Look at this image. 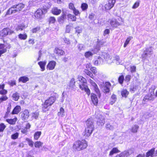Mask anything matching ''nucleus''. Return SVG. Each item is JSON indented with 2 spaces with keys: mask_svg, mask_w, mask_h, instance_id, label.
I'll list each match as a JSON object with an SVG mask.
<instances>
[{
  "mask_svg": "<svg viewBox=\"0 0 157 157\" xmlns=\"http://www.w3.org/2000/svg\"><path fill=\"white\" fill-rule=\"evenodd\" d=\"M72 11L75 15H74L75 16L80 15V13L79 11L78 10L76 9L75 8Z\"/></svg>",
  "mask_w": 157,
  "mask_h": 157,
  "instance_id": "nucleus-54",
  "label": "nucleus"
},
{
  "mask_svg": "<svg viewBox=\"0 0 157 157\" xmlns=\"http://www.w3.org/2000/svg\"><path fill=\"white\" fill-rule=\"evenodd\" d=\"M43 144V143L40 141H36L34 143V146L36 148H40L42 146Z\"/></svg>",
  "mask_w": 157,
  "mask_h": 157,
  "instance_id": "nucleus-35",
  "label": "nucleus"
},
{
  "mask_svg": "<svg viewBox=\"0 0 157 157\" xmlns=\"http://www.w3.org/2000/svg\"><path fill=\"white\" fill-rule=\"evenodd\" d=\"M53 52L54 53L58 56H63L65 54V52L63 50L58 47H55Z\"/></svg>",
  "mask_w": 157,
  "mask_h": 157,
  "instance_id": "nucleus-14",
  "label": "nucleus"
},
{
  "mask_svg": "<svg viewBox=\"0 0 157 157\" xmlns=\"http://www.w3.org/2000/svg\"><path fill=\"white\" fill-rule=\"evenodd\" d=\"M58 97L56 93H53V95L47 98L42 104L41 108L42 111L43 112H46L48 111L51 106L55 102L56 99Z\"/></svg>",
  "mask_w": 157,
  "mask_h": 157,
  "instance_id": "nucleus-1",
  "label": "nucleus"
},
{
  "mask_svg": "<svg viewBox=\"0 0 157 157\" xmlns=\"http://www.w3.org/2000/svg\"><path fill=\"white\" fill-rule=\"evenodd\" d=\"M88 146V142L85 140H78L74 143L72 148L74 151H78L86 149Z\"/></svg>",
  "mask_w": 157,
  "mask_h": 157,
  "instance_id": "nucleus-3",
  "label": "nucleus"
},
{
  "mask_svg": "<svg viewBox=\"0 0 157 157\" xmlns=\"http://www.w3.org/2000/svg\"><path fill=\"white\" fill-rule=\"evenodd\" d=\"M91 101L95 106H97L98 104V99L97 95L94 93H92L90 95Z\"/></svg>",
  "mask_w": 157,
  "mask_h": 157,
  "instance_id": "nucleus-16",
  "label": "nucleus"
},
{
  "mask_svg": "<svg viewBox=\"0 0 157 157\" xmlns=\"http://www.w3.org/2000/svg\"><path fill=\"white\" fill-rule=\"evenodd\" d=\"M5 47V45L4 44L0 43V57L2 54L6 53L7 51V49Z\"/></svg>",
  "mask_w": 157,
  "mask_h": 157,
  "instance_id": "nucleus-22",
  "label": "nucleus"
},
{
  "mask_svg": "<svg viewBox=\"0 0 157 157\" xmlns=\"http://www.w3.org/2000/svg\"><path fill=\"white\" fill-rule=\"evenodd\" d=\"M108 22L112 28H116L121 25L123 22V19L121 17L117 16L116 18H113L109 19Z\"/></svg>",
  "mask_w": 157,
  "mask_h": 157,
  "instance_id": "nucleus-5",
  "label": "nucleus"
},
{
  "mask_svg": "<svg viewBox=\"0 0 157 157\" xmlns=\"http://www.w3.org/2000/svg\"><path fill=\"white\" fill-rule=\"evenodd\" d=\"M31 127V124H29V123H27L25 125V127L26 129H27L28 130Z\"/></svg>",
  "mask_w": 157,
  "mask_h": 157,
  "instance_id": "nucleus-64",
  "label": "nucleus"
},
{
  "mask_svg": "<svg viewBox=\"0 0 157 157\" xmlns=\"http://www.w3.org/2000/svg\"><path fill=\"white\" fill-rule=\"evenodd\" d=\"M81 7L82 10L85 11L88 8V5L87 3H83L82 4Z\"/></svg>",
  "mask_w": 157,
  "mask_h": 157,
  "instance_id": "nucleus-44",
  "label": "nucleus"
},
{
  "mask_svg": "<svg viewBox=\"0 0 157 157\" xmlns=\"http://www.w3.org/2000/svg\"><path fill=\"white\" fill-rule=\"evenodd\" d=\"M21 110V107L20 105H16L13 109L12 112V114H17Z\"/></svg>",
  "mask_w": 157,
  "mask_h": 157,
  "instance_id": "nucleus-21",
  "label": "nucleus"
},
{
  "mask_svg": "<svg viewBox=\"0 0 157 157\" xmlns=\"http://www.w3.org/2000/svg\"><path fill=\"white\" fill-rule=\"evenodd\" d=\"M71 26L69 25H67L66 27L65 32L67 33H69L71 31Z\"/></svg>",
  "mask_w": 157,
  "mask_h": 157,
  "instance_id": "nucleus-57",
  "label": "nucleus"
},
{
  "mask_svg": "<svg viewBox=\"0 0 157 157\" xmlns=\"http://www.w3.org/2000/svg\"><path fill=\"white\" fill-rule=\"evenodd\" d=\"M154 90L155 89L152 90V91L149 94H148L145 95L143 99V101H144L147 100H153L154 99Z\"/></svg>",
  "mask_w": 157,
  "mask_h": 157,
  "instance_id": "nucleus-13",
  "label": "nucleus"
},
{
  "mask_svg": "<svg viewBox=\"0 0 157 157\" xmlns=\"http://www.w3.org/2000/svg\"><path fill=\"white\" fill-rule=\"evenodd\" d=\"M121 94L123 97L126 98L129 94V92L126 89H123L121 91Z\"/></svg>",
  "mask_w": 157,
  "mask_h": 157,
  "instance_id": "nucleus-28",
  "label": "nucleus"
},
{
  "mask_svg": "<svg viewBox=\"0 0 157 157\" xmlns=\"http://www.w3.org/2000/svg\"><path fill=\"white\" fill-rule=\"evenodd\" d=\"M86 127L83 132L82 135L85 138L90 136L94 129L93 119L92 117L88 119L86 121Z\"/></svg>",
  "mask_w": 157,
  "mask_h": 157,
  "instance_id": "nucleus-2",
  "label": "nucleus"
},
{
  "mask_svg": "<svg viewBox=\"0 0 157 157\" xmlns=\"http://www.w3.org/2000/svg\"><path fill=\"white\" fill-rule=\"evenodd\" d=\"M93 55V53L90 51L86 52L84 54V56L86 58H89L90 56H92Z\"/></svg>",
  "mask_w": 157,
  "mask_h": 157,
  "instance_id": "nucleus-49",
  "label": "nucleus"
},
{
  "mask_svg": "<svg viewBox=\"0 0 157 157\" xmlns=\"http://www.w3.org/2000/svg\"><path fill=\"white\" fill-rule=\"evenodd\" d=\"M6 126L3 123H1L0 124V132H3Z\"/></svg>",
  "mask_w": 157,
  "mask_h": 157,
  "instance_id": "nucleus-50",
  "label": "nucleus"
},
{
  "mask_svg": "<svg viewBox=\"0 0 157 157\" xmlns=\"http://www.w3.org/2000/svg\"><path fill=\"white\" fill-rule=\"evenodd\" d=\"M155 151V148H152L146 153V157H149L150 156H151V157H152L153 156V155Z\"/></svg>",
  "mask_w": 157,
  "mask_h": 157,
  "instance_id": "nucleus-26",
  "label": "nucleus"
},
{
  "mask_svg": "<svg viewBox=\"0 0 157 157\" xmlns=\"http://www.w3.org/2000/svg\"><path fill=\"white\" fill-rule=\"evenodd\" d=\"M140 3V1H138L135 2L132 7L133 9H135L137 8L139 6Z\"/></svg>",
  "mask_w": 157,
  "mask_h": 157,
  "instance_id": "nucleus-48",
  "label": "nucleus"
},
{
  "mask_svg": "<svg viewBox=\"0 0 157 157\" xmlns=\"http://www.w3.org/2000/svg\"><path fill=\"white\" fill-rule=\"evenodd\" d=\"M152 51L149 48H147L144 50L141 56V58L144 60H145L147 57H150L152 54Z\"/></svg>",
  "mask_w": 157,
  "mask_h": 157,
  "instance_id": "nucleus-8",
  "label": "nucleus"
},
{
  "mask_svg": "<svg viewBox=\"0 0 157 157\" xmlns=\"http://www.w3.org/2000/svg\"><path fill=\"white\" fill-rule=\"evenodd\" d=\"M132 38V36H129L126 39L124 45V47L125 48L127 45L129 43L130 40Z\"/></svg>",
  "mask_w": 157,
  "mask_h": 157,
  "instance_id": "nucleus-42",
  "label": "nucleus"
},
{
  "mask_svg": "<svg viewBox=\"0 0 157 157\" xmlns=\"http://www.w3.org/2000/svg\"><path fill=\"white\" fill-rule=\"evenodd\" d=\"M89 82L92 86L94 91L98 95V97L100 98L101 96V93L97 85L94 81L91 79L89 80Z\"/></svg>",
  "mask_w": 157,
  "mask_h": 157,
  "instance_id": "nucleus-9",
  "label": "nucleus"
},
{
  "mask_svg": "<svg viewBox=\"0 0 157 157\" xmlns=\"http://www.w3.org/2000/svg\"><path fill=\"white\" fill-rule=\"evenodd\" d=\"M56 18L53 16H51L48 19V22L49 24H54L56 22Z\"/></svg>",
  "mask_w": 157,
  "mask_h": 157,
  "instance_id": "nucleus-32",
  "label": "nucleus"
},
{
  "mask_svg": "<svg viewBox=\"0 0 157 157\" xmlns=\"http://www.w3.org/2000/svg\"><path fill=\"white\" fill-rule=\"evenodd\" d=\"M14 33V31L11 30L9 28H5L0 31V37H5L8 35H10Z\"/></svg>",
  "mask_w": 157,
  "mask_h": 157,
  "instance_id": "nucleus-7",
  "label": "nucleus"
},
{
  "mask_svg": "<svg viewBox=\"0 0 157 157\" xmlns=\"http://www.w3.org/2000/svg\"><path fill=\"white\" fill-rule=\"evenodd\" d=\"M49 8H39L35 12L34 16L38 19H42L44 15L47 13Z\"/></svg>",
  "mask_w": 157,
  "mask_h": 157,
  "instance_id": "nucleus-6",
  "label": "nucleus"
},
{
  "mask_svg": "<svg viewBox=\"0 0 157 157\" xmlns=\"http://www.w3.org/2000/svg\"><path fill=\"white\" fill-rule=\"evenodd\" d=\"M84 72L87 75L90 76L91 78H94L93 75L90 71L86 69L84 70Z\"/></svg>",
  "mask_w": 157,
  "mask_h": 157,
  "instance_id": "nucleus-45",
  "label": "nucleus"
},
{
  "mask_svg": "<svg viewBox=\"0 0 157 157\" xmlns=\"http://www.w3.org/2000/svg\"><path fill=\"white\" fill-rule=\"evenodd\" d=\"M69 8L70 9L73 10L75 8L74 4L72 3H70L68 5Z\"/></svg>",
  "mask_w": 157,
  "mask_h": 157,
  "instance_id": "nucleus-59",
  "label": "nucleus"
},
{
  "mask_svg": "<svg viewBox=\"0 0 157 157\" xmlns=\"http://www.w3.org/2000/svg\"><path fill=\"white\" fill-rule=\"evenodd\" d=\"M12 97L15 101H17L19 99L20 96L18 93L16 92L13 94Z\"/></svg>",
  "mask_w": 157,
  "mask_h": 157,
  "instance_id": "nucleus-31",
  "label": "nucleus"
},
{
  "mask_svg": "<svg viewBox=\"0 0 157 157\" xmlns=\"http://www.w3.org/2000/svg\"><path fill=\"white\" fill-rule=\"evenodd\" d=\"M2 96L0 97V104L3 102V101H5L8 100V98L6 95H2Z\"/></svg>",
  "mask_w": 157,
  "mask_h": 157,
  "instance_id": "nucleus-38",
  "label": "nucleus"
},
{
  "mask_svg": "<svg viewBox=\"0 0 157 157\" xmlns=\"http://www.w3.org/2000/svg\"><path fill=\"white\" fill-rule=\"evenodd\" d=\"M5 84H0V95H5L7 94L8 91L6 89H4Z\"/></svg>",
  "mask_w": 157,
  "mask_h": 157,
  "instance_id": "nucleus-19",
  "label": "nucleus"
},
{
  "mask_svg": "<svg viewBox=\"0 0 157 157\" xmlns=\"http://www.w3.org/2000/svg\"><path fill=\"white\" fill-rule=\"evenodd\" d=\"M25 28V26L24 25H18L17 27L15 28V30L17 31L19 30L22 31Z\"/></svg>",
  "mask_w": 157,
  "mask_h": 157,
  "instance_id": "nucleus-39",
  "label": "nucleus"
},
{
  "mask_svg": "<svg viewBox=\"0 0 157 157\" xmlns=\"http://www.w3.org/2000/svg\"><path fill=\"white\" fill-rule=\"evenodd\" d=\"M105 127L107 129L109 130H112L113 128V126L110 125V124H107L106 125Z\"/></svg>",
  "mask_w": 157,
  "mask_h": 157,
  "instance_id": "nucleus-60",
  "label": "nucleus"
},
{
  "mask_svg": "<svg viewBox=\"0 0 157 157\" xmlns=\"http://www.w3.org/2000/svg\"><path fill=\"white\" fill-rule=\"evenodd\" d=\"M68 20H70L72 21H75L76 20V17L75 15L71 13L67 15Z\"/></svg>",
  "mask_w": 157,
  "mask_h": 157,
  "instance_id": "nucleus-30",
  "label": "nucleus"
},
{
  "mask_svg": "<svg viewBox=\"0 0 157 157\" xmlns=\"http://www.w3.org/2000/svg\"><path fill=\"white\" fill-rule=\"evenodd\" d=\"M35 40L33 39H29L28 40V43L29 44L33 45L35 44Z\"/></svg>",
  "mask_w": 157,
  "mask_h": 157,
  "instance_id": "nucleus-58",
  "label": "nucleus"
},
{
  "mask_svg": "<svg viewBox=\"0 0 157 157\" xmlns=\"http://www.w3.org/2000/svg\"><path fill=\"white\" fill-rule=\"evenodd\" d=\"M75 79L73 78H72L69 82V87L71 88H73L75 86Z\"/></svg>",
  "mask_w": 157,
  "mask_h": 157,
  "instance_id": "nucleus-40",
  "label": "nucleus"
},
{
  "mask_svg": "<svg viewBox=\"0 0 157 157\" xmlns=\"http://www.w3.org/2000/svg\"><path fill=\"white\" fill-rule=\"evenodd\" d=\"M25 6V5L23 3H18L13 5L7 11L6 15H10L22 11Z\"/></svg>",
  "mask_w": 157,
  "mask_h": 157,
  "instance_id": "nucleus-4",
  "label": "nucleus"
},
{
  "mask_svg": "<svg viewBox=\"0 0 157 157\" xmlns=\"http://www.w3.org/2000/svg\"><path fill=\"white\" fill-rule=\"evenodd\" d=\"M139 128V127L137 125H134L132 128L131 129V131L133 133H136L137 132Z\"/></svg>",
  "mask_w": 157,
  "mask_h": 157,
  "instance_id": "nucleus-43",
  "label": "nucleus"
},
{
  "mask_svg": "<svg viewBox=\"0 0 157 157\" xmlns=\"http://www.w3.org/2000/svg\"><path fill=\"white\" fill-rule=\"evenodd\" d=\"M29 116V112L27 109H25L21 113V118L23 121L27 120Z\"/></svg>",
  "mask_w": 157,
  "mask_h": 157,
  "instance_id": "nucleus-11",
  "label": "nucleus"
},
{
  "mask_svg": "<svg viewBox=\"0 0 157 157\" xmlns=\"http://www.w3.org/2000/svg\"><path fill=\"white\" fill-rule=\"evenodd\" d=\"M56 63L54 60H51L49 62L46 66L47 70H52L54 69L56 66Z\"/></svg>",
  "mask_w": 157,
  "mask_h": 157,
  "instance_id": "nucleus-15",
  "label": "nucleus"
},
{
  "mask_svg": "<svg viewBox=\"0 0 157 157\" xmlns=\"http://www.w3.org/2000/svg\"><path fill=\"white\" fill-rule=\"evenodd\" d=\"M78 79L79 81L81 82L82 83H86V80L81 75H79L78 77Z\"/></svg>",
  "mask_w": 157,
  "mask_h": 157,
  "instance_id": "nucleus-37",
  "label": "nucleus"
},
{
  "mask_svg": "<svg viewBox=\"0 0 157 157\" xmlns=\"http://www.w3.org/2000/svg\"><path fill=\"white\" fill-rule=\"evenodd\" d=\"M51 12L54 15H58L61 13V10L60 9H58L57 7H54L52 9Z\"/></svg>",
  "mask_w": 157,
  "mask_h": 157,
  "instance_id": "nucleus-18",
  "label": "nucleus"
},
{
  "mask_svg": "<svg viewBox=\"0 0 157 157\" xmlns=\"http://www.w3.org/2000/svg\"><path fill=\"white\" fill-rule=\"evenodd\" d=\"M124 80V76L123 75H121L119 76L118 78V82L121 84H123Z\"/></svg>",
  "mask_w": 157,
  "mask_h": 157,
  "instance_id": "nucleus-41",
  "label": "nucleus"
},
{
  "mask_svg": "<svg viewBox=\"0 0 157 157\" xmlns=\"http://www.w3.org/2000/svg\"><path fill=\"white\" fill-rule=\"evenodd\" d=\"M46 63V62L45 61H41L38 62V64L41 69V71H44L45 70Z\"/></svg>",
  "mask_w": 157,
  "mask_h": 157,
  "instance_id": "nucleus-25",
  "label": "nucleus"
},
{
  "mask_svg": "<svg viewBox=\"0 0 157 157\" xmlns=\"http://www.w3.org/2000/svg\"><path fill=\"white\" fill-rule=\"evenodd\" d=\"M110 33V30L109 29H105L103 32V35L105 36L107 34H109Z\"/></svg>",
  "mask_w": 157,
  "mask_h": 157,
  "instance_id": "nucleus-62",
  "label": "nucleus"
},
{
  "mask_svg": "<svg viewBox=\"0 0 157 157\" xmlns=\"http://www.w3.org/2000/svg\"><path fill=\"white\" fill-rule=\"evenodd\" d=\"M25 140L28 142L29 145L31 147H33V142L31 140L28 138H26Z\"/></svg>",
  "mask_w": 157,
  "mask_h": 157,
  "instance_id": "nucleus-47",
  "label": "nucleus"
},
{
  "mask_svg": "<svg viewBox=\"0 0 157 157\" xmlns=\"http://www.w3.org/2000/svg\"><path fill=\"white\" fill-rule=\"evenodd\" d=\"M116 0H108L105 5L104 7L106 10H109L114 6Z\"/></svg>",
  "mask_w": 157,
  "mask_h": 157,
  "instance_id": "nucleus-10",
  "label": "nucleus"
},
{
  "mask_svg": "<svg viewBox=\"0 0 157 157\" xmlns=\"http://www.w3.org/2000/svg\"><path fill=\"white\" fill-rule=\"evenodd\" d=\"M29 79L28 77L26 76H22L20 77L18 79V82H22L23 83H26L29 81Z\"/></svg>",
  "mask_w": 157,
  "mask_h": 157,
  "instance_id": "nucleus-24",
  "label": "nucleus"
},
{
  "mask_svg": "<svg viewBox=\"0 0 157 157\" xmlns=\"http://www.w3.org/2000/svg\"><path fill=\"white\" fill-rule=\"evenodd\" d=\"M41 134V131H37L34 134V139L36 140H38L40 138Z\"/></svg>",
  "mask_w": 157,
  "mask_h": 157,
  "instance_id": "nucleus-33",
  "label": "nucleus"
},
{
  "mask_svg": "<svg viewBox=\"0 0 157 157\" xmlns=\"http://www.w3.org/2000/svg\"><path fill=\"white\" fill-rule=\"evenodd\" d=\"M111 84L109 82H106L103 86L104 90L105 93H109L110 91V87Z\"/></svg>",
  "mask_w": 157,
  "mask_h": 157,
  "instance_id": "nucleus-20",
  "label": "nucleus"
},
{
  "mask_svg": "<svg viewBox=\"0 0 157 157\" xmlns=\"http://www.w3.org/2000/svg\"><path fill=\"white\" fill-rule=\"evenodd\" d=\"M66 14L65 12H63L61 15L57 18V21L60 24L63 23L66 19Z\"/></svg>",
  "mask_w": 157,
  "mask_h": 157,
  "instance_id": "nucleus-17",
  "label": "nucleus"
},
{
  "mask_svg": "<svg viewBox=\"0 0 157 157\" xmlns=\"http://www.w3.org/2000/svg\"><path fill=\"white\" fill-rule=\"evenodd\" d=\"M19 133L16 132L12 134L11 136V138L13 140H16L18 139L19 136Z\"/></svg>",
  "mask_w": 157,
  "mask_h": 157,
  "instance_id": "nucleus-46",
  "label": "nucleus"
},
{
  "mask_svg": "<svg viewBox=\"0 0 157 157\" xmlns=\"http://www.w3.org/2000/svg\"><path fill=\"white\" fill-rule=\"evenodd\" d=\"M95 16V15L93 13H91L90 14L89 16V18L91 20H92L94 19Z\"/></svg>",
  "mask_w": 157,
  "mask_h": 157,
  "instance_id": "nucleus-63",
  "label": "nucleus"
},
{
  "mask_svg": "<svg viewBox=\"0 0 157 157\" xmlns=\"http://www.w3.org/2000/svg\"><path fill=\"white\" fill-rule=\"evenodd\" d=\"M18 38L21 40H25L27 37V36L26 33L24 34L20 33L18 35Z\"/></svg>",
  "mask_w": 157,
  "mask_h": 157,
  "instance_id": "nucleus-36",
  "label": "nucleus"
},
{
  "mask_svg": "<svg viewBox=\"0 0 157 157\" xmlns=\"http://www.w3.org/2000/svg\"><path fill=\"white\" fill-rule=\"evenodd\" d=\"M21 132L22 134L26 135L28 133V130L27 129L24 128L21 129Z\"/></svg>",
  "mask_w": 157,
  "mask_h": 157,
  "instance_id": "nucleus-55",
  "label": "nucleus"
},
{
  "mask_svg": "<svg viewBox=\"0 0 157 157\" xmlns=\"http://www.w3.org/2000/svg\"><path fill=\"white\" fill-rule=\"evenodd\" d=\"M131 72L132 73L136 71V67L135 66H132L130 67Z\"/></svg>",
  "mask_w": 157,
  "mask_h": 157,
  "instance_id": "nucleus-61",
  "label": "nucleus"
},
{
  "mask_svg": "<svg viewBox=\"0 0 157 157\" xmlns=\"http://www.w3.org/2000/svg\"><path fill=\"white\" fill-rule=\"evenodd\" d=\"M85 83H82L79 85V87L82 90L84 91L88 96H89L90 94V91L88 86L85 84Z\"/></svg>",
  "mask_w": 157,
  "mask_h": 157,
  "instance_id": "nucleus-12",
  "label": "nucleus"
},
{
  "mask_svg": "<svg viewBox=\"0 0 157 157\" xmlns=\"http://www.w3.org/2000/svg\"><path fill=\"white\" fill-rule=\"evenodd\" d=\"M40 26H37L32 29L31 30V32L33 33H37L40 31Z\"/></svg>",
  "mask_w": 157,
  "mask_h": 157,
  "instance_id": "nucleus-34",
  "label": "nucleus"
},
{
  "mask_svg": "<svg viewBox=\"0 0 157 157\" xmlns=\"http://www.w3.org/2000/svg\"><path fill=\"white\" fill-rule=\"evenodd\" d=\"M39 113L38 112H35L32 113V117L35 119H37L39 116Z\"/></svg>",
  "mask_w": 157,
  "mask_h": 157,
  "instance_id": "nucleus-51",
  "label": "nucleus"
},
{
  "mask_svg": "<svg viewBox=\"0 0 157 157\" xmlns=\"http://www.w3.org/2000/svg\"><path fill=\"white\" fill-rule=\"evenodd\" d=\"M90 70L94 75H96L97 71L96 70V68L95 67H91L90 68Z\"/></svg>",
  "mask_w": 157,
  "mask_h": 157,
  "instance_id": "nucleus-56",
  "label": "nucleus"
},
{
  "mask_svg": "<svg viewBox=\"0 0 157 157\" xmlns=\"http://www.w3.org/2000/svg\"><path fill=\"white\" fill-rule=\"evenodd\" d=\"M117 100V95L114 94H112L111 95L109 103L111 105L114 104Z\"/></svg>",
  "mask_w": 157,
  "mask_h": 157,
  "instance_id": "nucleus-27",
  "label": "nucleus"
},
{
  "mask_svg": "<svg viewBox=\"0 0 157 157\" xmlns=\"http://www.w3.org/2000/svg\"><path fill=\"white\" fill-rule=\"evenodd\" d=\"M120 152V151L118 150L117 147H114L113 148L112 150L109 152V155L112 156L114 154H116Z\"/></svg>",
  "mask_w": 157,
  "mask_h": 157,
  "instance_id": "nucleus-29",
  "label": "nucleus"
},
{
  "mask_svg": "<svg viewBox=\"0 0 157 157\" xmlns=\"http://www.w3.org/2000/svg\"><path fill=\"white\" fill-rule=\"evenodd\" d=\"M8 84L11 86H13L16 84V81L15 80H11L8 82Z\"/></svg>",
  "mask_w": 157,
  "mask_h": 157,
  "instance_id": "nucleus-53",
  "label": "nucleus"
},
{
  "mask_svg": "<svg viewBox=\"0 0 157 157\" xmlns=\"http://www.w3.org/2000/svg\"><path fill=\"white\" fill-rule=\"evenodd\" d=\"M131 76L129 75H127L125 76L124 80L126 82H129L131 79Z\"/></svg>",
  "mask_w": 157,
  "mask_h": 157,
  "instance_id": "nucleus-52",
  "label": "nucleus"
},
{
  "mask_svg": "<svg viewBox=\"0 0 157 157\" xmlns=\"http://www.w3.org/2000/svg\"><path fill=\"white\" fill-rule=\"evenodd\" d=\"M17 118V117H15L13 119H8L6 120V121L10 125H14L16 124Z\"/></svg>",
  "mask_w": 157,
  "mask_h": 157,
  "instance_id": "nucleus-23",
  "label": "nucleus"
}]
</instances>
